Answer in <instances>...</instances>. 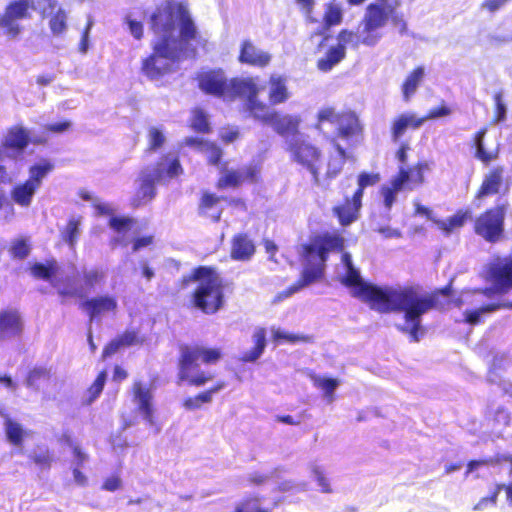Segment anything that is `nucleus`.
<instances>
[{
    "mask_svg": "<svg viewBox=\"0 0 512 512\" xmlns=\"http://www.w3.org/2000/svg\"><path fill=\"white\" fill-rule=\"evenodd\" d=\"M336 278L353 297L367 303L372 309L379 312H403V323L399 328L413 341H418L424 335L422 316L435 306L433 295L416 287H378L366 282L347 253L342 254L337 265Z\"/></svg>",
    "mask_w": 512,
    "mask_h": 512,
    "instance_id": "obj_1",
    "label": "nucleus"
},
{
    "mask_svg": "<svg viewBox=\"0 0 512 512\" xmlns=\"http://www.w3.org/2000/svg\"><path fill=\"white\" fill-rule=\"evenodd\" d=\"M155 33L153 54L144 60L142 70L151 79L169 72L195 37V28L182 4L165 2L151 17Z\"/></svg>",
    "mask_w": 512,
    "mask_h": 512,
    "instance_id": "obj_2",
    "label": "nucleus"
},
{
    "mask_svg": "<svg viewBox=\"0 0 512 512\" xmlns=\"http://www.w3.org/2000/svg\"><path fill=\"white\" fill-rule=\"evenodd\" d=\"M199 88L224 100H232L239 96L247 100V107L253 97L260 92L257 78L231 79L227 80L223 71H204L198 76Z\"/></svg>",
    "mask_w": 512,
    "mask_h": 512,
    "instance_id": "obj_3",
    "label": "nucleus"
},
{
    "mask_svg": "<svg viewBox=\"0 0 512 512\" xmlns=\"http://www.w3.org/2000/svg\"><path fill=\"white\" fill-rule=\"evenodd\" d=\"M343 247V239L335 235L317 236L309 244L303 246L304 269L302 279L297 285L289 288L286 297L300 290L302 287L318 280L324 269L327 254Z\"/></svg>",
    "mask_w": 512,
    "mask_h": 512,
    "instance_id": "obj_4",
    "label": "nucleus"
},
{
    "mask_svg": "<svg viewBox=\"0 0 512 512\" xmlns=\"http://www.w3.org/2000/svg\"><path fill=\"white\" fill-rule=\"evenodd\" d=\"M396 0H373L365 9L364 16L358 28V37L362 44L374 46L382 38V29L389 20L397 21Z\"/></svg>",
    "mask_w": 512,
    "mask_h": 512,
    "instance_id": "obj_5",
    "label": "nucleus"
},
{
    "mask_svg": "<svg viewBox=\"0 0 512 512\" xmlns=\"http://www.w3.org/2000/svg\"><path fill=\"white\" fill-rule=\"evenodd\" d=\"M484 277L491 284V288L485 291H466L457 300V305H474L480 302V298L491 293H505L512 288V256L497 257L493 259L484 271Z\"/></svg>",
    "mask_w": 512,
    "mask_h": 512,
    "instance_id": "obj_6",
    "label": "nucleus"
},
{
    "mask_svg": "<svg viewBox=\"0 0 512 512\" xmlns=\"http://www.w3.org/2000/svg\"><path fill=\"white\" fill-rule=\"evenodd\" d=\"M221 358L217 348L186 347L182 349L179 378L194 386H203L213 375L199 369V363L212 364Z\"/></svg>",
    "mask_w": 512,
    "mask_h": 512,
    "instance_id": "obj_7",
    "label": "nucleus"
},
{
    "mask_svg": "<svg viewBox=\"0 0 512 512\" xmlns=\"http://www.w3.org/2000/svg\"><path fill=\"white\" fill-rule=\"evenodd\" d=\"M196 284L194 304L205 313H215L223 304V291L218 274L206 267L197 269L192 277Z\"/></svg>",
    "mask_w": 512,
    "mask_h": 512,
    "instance_id": "obj_8",
    "label": "nucleus"
},
{
    "mask_svg": "<svg viewBox=\"0 0 512 512\" xmlns=\"http://www.w3.org/2000/svg\"><path fill=\"white\" fill-rule=\"evenodd\" d=\"M429 170L430 166L426 161L418 162L413 167L400 166L398 174L381 189L385 207H392L399 192L411 191L422 185L424 183V173Z\"/></svg>",
    "mask_w": 512,
    "mask_h": 512,
    "instance_id": "obj_9",
    "label": "nucleus"
},
{
    "mask_svg": "<svg viewBox=\"0 0 512 512\" xmlns=\"http://www.w3.org/2000/svg\"><path fill=\"white\" fill-rule=\"evenodd\" d=\"M54 169L50 160L41 159L29 167V177L14 185L10 191L11 200L18 206L28 208L35 194L41 188L43 180Z\"/></svg>",
    "mask_w": 512,
    "mask_h": 512,
    "instance_id": "obj_10",
    "label": "nucleus"
},
{
    "mask_svg": "<svg viewBox=\"0 0 512 512\" xmlns=\"http://www.w3.org/2000/svg\"><path fill=\"white\" fill-rule=\"evenodd\" d=\"M291 159L310 172L314 181L321 185L323 160L320 150L305 140L302 135H295L287 140Z\"/></svg>",
    "mask_w": 512,
    "mask_h": 512,
    "instance_id": "obj_11",
    "label": "nucleus"
},
{
    "mask_svg": "<svg viewBox=\"0 0 512 512\" xmlns=\"http://www.w3.org/2000/svg\"><path fill=\"white\" fill-rule=\"evenodd\" d=\"M248 110L256 119L271 125L281 135H299L298 128L302 121L298 115H279L264 103L259 102L257 97L250 100Z\"/></svg>",
    "mask_w": 512,
    "mask_h": 512,
    "instance_id": "obj_12",
    "label": "nucleus"
},
{
    "mask_svg": "<svg viewBox=\"0 0 512 512\" xmlns=\"http://www.w3.org/2000/svg\"><path fill=\"white\" fill-rule=\"evenodd\" d=\"M153 386L148 382L135 381L132 386V402L138 413L150 425H155Z\"/></svg>",
    "mask_w": 512,
    "mask_h": 512,
    "instance_id": "obj_13",
    "label": "nucleus"
},
{
    "mask_svg": "<svg viewBox=\"0 0 512 512\" xmlns=\"http://www.w3.org/2000/svg\"><path fill=\"white\" fill-rule=\"evenodd\" d=\"M31 273L34 277L50 281L62 296H82L83 294V290L60 283L62 273L55 262H50L47 265L35 264L31 267Z\"/></svg>",
    "mask_w": 512,
    "mask_h": 512,
    "instance_id": "obj_14",
    "label": "nucleus"
},
{
    "mask_svg": "<svg viewBox=\"0 0 512 512\" xmlns=\"http://www.w3.org/2000/svg\"><path fill=\"white\" fill-rule=\"evenodd\" d=\"M504 211L497 207L480 216L475 224V231L487 241H496L501 233L503 226Z\"/></svg>",
    "mask_w": 512,
    "mask_h": 512,
    "instance_id": "obj_15",
    "label": "nucleus"
},
{
    "mask_svg": "<svg viewBox=\"0 0 512 512\" xmlns=\"http://www.w3.org/2000/svg\"><path fill=\"white\" fill-rule=\"evenodd\" d=\"M31 0H15L9 4L5 13L0 18V27L10 37H15L20 32L18 20L23 19L28 14V8Z\"/></svg>",
    "mask_w": 512,
    "mask_h": 512,
    "instance_id": "obj_16",
    "label": "nucleus"
},
{
    "mask_svg": "<svg viewBox=\"0 0 512 512\" xmlns=\"http://www.w3.org/2000/svg\"><path fill=\"white\" fill-rule=\"evenodd\" d=\"M163 171L160 169H149L148 166L143 168L136 180L137 191L135 194V202L137 204L146 203L155 196V183L159 181V177Z\"/></svg>",
    "mask_w": 512,
    "mask_h": 512,
    "instance_id": "obj_17",
    "label": "nucleus"
},
{
    "mask_svg": "<svg viewBox=\"0 0 512 512\" xmlns=\"http://www.w3.org/2000/svg\"><path fill=\"white\" fill-rule=\"evenodd\" d=\"M43 15L49 17V27L54 35H60L67 28V13L58 5L57 0H44V5L40 7Z\"/></svg>",
    "mask_w": 512,
    "mask_h": 512,
    "instance_id": "obj_18",
    "label": "nucleus"
},
{
    "mask_svg": "<svg viewBox=\"0 0 512 512\" xmlns=\"http://www.w3.org/2000/svg\"><path fill=\"white\" fill-rule=\"evenodd\" d=\"M425 123L423 116L412 111L397 115L391 123V135L394 141L399 140L408 129H419Z\"/></svg>",
    "mask_w": 512,
    "mask_h": 512,
    "instance_id": "obj_19",
    "label": "nucleus"
},
{
    "mask_svg": "<svg viewBox=\"0 0 512 512\" xmlns=\"http://www.w3.org/2000/svg\"><path fill=\"white\" fill-rule=\"evenodd\" d=\"M271 55L256 47L250 41L241 44L239 61L251 66L265 67L270 63Z\"/></svg>",
    "mask_w": 512,
    "mask_h": 512,
    "instance_id": "obj_20",
    "label": "nucleus"
},
{
    "mask_svg": "<svg viewBox=\"0 0 512 512\" xmlns=\"http://www.w3.org/2000/svg\"><path fill=\"white\" fill-rule=\"evenodd\" d=\"M289 97L287 78L282 75L272 74L268 82V99L270 104H281L287 101Z\"/></svg>",
    "mask_w": 512,
    "mask_h": 512,
    "instance_id": "obj_21",
    "label": "nucleus"
},
{
    "mask_svg": "<svg viewBox=\"0 0 512 512\" xmlns=\"http://www.w3.org/2000/svg\"><path fill=\"white\" fill-rule=\"evenodd\" d=\"M22 329L19 314L14 310L0 313V339H8L18 335Z\"/></svg>",
    "mask_w": 512,
    "mask_h": 512,
    "instance_id": "obj_22",
    "label": "nucleus"
},
{
    "mask_svg": "<svg viewBox=\"0 0 512 512\" xmlns=\"http://www.w3.org/2000/svg\"><path fill=\"white\" fill-rule=\"evenodd\" d=\"M182 144L204 154L210 164H217L222 155L221 150L215 144L206 142L198 137H187L183 140Z\"/></svg>",
    "mask_w": 512,
    "mask_h": 512,
    "instance_id": "obj_23",
    "label": "nucleus"
},
{
    "mask_svg": "<svg viewBox=\"0 0 512 512\" xmlns=\"http://www.w3.org/2000/svg\"><path fill=\"white\" fill-rule=\"evenodd\" d=\"M84 307L93 319L99 315L114 312L117 308V300L112 296H100L87 301Z\"/></svg>",
    "mask_w": 512,
    "mask_h": 512,
    "instance_id": "obj_24",
    "label": "nucleus"
},
{
    "mask_svg": "<svg viewBox=\"0 0 512 512\" xmlns=\"http://www.w3.org/2000/svg\"><path fill=\"white\" fill-rule=\"evenodd\" d=\"M29 142V133L21 126L12 127L3 138V146L18 153L24 150Z\"/></svg>",
    "mask_w": 512,
    "mask_h": 512,
    "instance_id": "obj_25",
    "label": "nucleus"
},
{
    "mask_svg": "<svg viewBox=\"0 0 512 512\" xmlns=\"http://www.w3.org/2000/svg\"><path fill=\"white\" fill-rule=\"evenodd\" d=\"M509 483L507 485H497L490 496L481 498L474 506V511H484L490 507H494L497 503L498 494L502 488H505L506 498L510 506H512V458L511 469L509 473Z\"/></svg>",
    "mask_w": 512,
    "mask_h": 512,
    "instance_id": "obj_26",
    "label": "nucleus"
},
{
    "mask_svg": "<svg viewBox=\"0 0 512 512\" xmlns=\"http://www.w3.org/2000/svg\"><path fill=\"white\" fill-rule=\"evenodd\" d=\"M149 169H160L163 171L159 181L178 177L183 173V168L177 157L167 155L157 164L148 166Z\"/></svg>",
    "mask_w": 512,
    "mask_h": 512,
    "instance_id": "obj_27",
    "label": "nucleus"
},
{
    "mask_svg": "<svg viewBox=\"0 0 512 512\" xmlns=\"http://www.w3.org/2000/svg\"><path fill=\"white\" fill-rule=\"evenodd\" d=\"M252 342L253 348L242 355L241 359L244 362H254L262 356L266 347V330L261 327L256 328L252 334Z\"/></svg>",
    "mask_w": 512,
    "mask_h": 512,
    "instance_id": "obj_28",
    "label": "nucleus"
},
{
    "mask_svg": "<svg viewBox=\"0 0 512 512\" xmlns=\"http://www.w3.org/2000/svg\"><path fill=\"white\" fill-rule=\"evenodd\" d=\"M257 174L255 168H248L243 171H225L220 177L218 185L221 188L234 187L244 180H254Z\"/></svg>",
    "mask_w": 512,
    "mask_h": 512,
    "instance_id": "obj_29",
    "label": "nucleus"
},
{
    "mask_svg": "<svg viewBox=\"0 0 512 512\" xmlns=\"http://www.w3.org/2000/svg\"><path fill=\"white\" fill-rule=\"evenodd\" d=\"M255 251L253 242L245 235L234 237L232 242L231 257L235 260H247Z\"/></svg>",
    "mask_w": 512,
    "mask_h": 512,
    "instance_id": "obj_30",
    "label": "nucleus"
},
{
    "mask_svg": "<svg viewBox=\"0 0 512 512\" xmlns=\"http://www.w3.org/2000/svg\"><path fill=\"white\" fill-rule=\"evenodd\" d=\"M4 430L8 441L15 446H20L29 436L28 430L24 429L19 422L7 416L4 417Z\"/></svg>",
    "mask_w": 512,
    "mask_h": 512,
    "instance_id": "obj_31",
    "label": "nucleus"
},
{
    "mask_svg": "<svg viewBox=\"0 0 512 512\" xmlns=\"http://www.w3.org/2000/svg\"><path fill=\"white\" fill-rule=\"evenodd\" d=\"M309 477L314 480L322 493H331L332 488L325 467L318 461H311L307 465Z\"/></svg>",
    "mask_w": 512,
    "mask_h": 512,
    "instance_id": "obj_32",
    "label": "nucleus"
},
{
    "mask_svg": "<svg viewBox=\"0 0 512 512\" xmlns=\"http://www.w3.org/2000/svg\"><path fill=\"white\" fill-rule=\"evenodd\" d=\"M424 76V67H417L407 76L402 85L403 98L406 102H408L411 99V97L415 94Z\"/></svg>",
    "mask_w": 512,
    "mask_h": 512,
    "instance_id": "obj_33",
    "label": "nucleus"
},
{
    "mask_svg": "<svg viewBox=\"0 0 512 512\" xmlns=\"http://www.w3.org/2000/svg\"><path fill=\"white\" fill-rule=\"evenodd\" d=\"M345 57V48L343 45L331 47L327 53L318 60L317 66L323 72L330 71Z\"/></svg>",
    "mask_w": 512,
    "mask_h": 512,
    "instance_id": "obj_34",
    "label": "nucleus"
},
{
    "mask_svg": "<svg viewBox=\"0 0 512 512\" xmlns=\"http://www.w3.org/2000/svg\"><path fill=\"white\" fill-rule=\"evenodd\" d=\"M470 218L469 211H458L455 215L446 220H434L436 226L445 234H450L453 231L461 228L466 220Z\"/></svg>",
    "mask_w": 512,
    "mask_h": 512,
    "instance_id": "obj_35",
    "label": "nucleus"
},
{
    "mask_svg": "<svg viewBox=\"0 0 512 512\" xmlns=\"http://www.w3.org/2000/svg\"><path fill=\"white\" fill-rule=\"evenodd\" d=\"M140 343L139 336L136 331H127L119 338L111 341L103 351V357L114 354L120 347L131 346Z\"/></svg>",
    "mask_w": 512,
    "mask_h": 512,
    "instance_id": "obj_36",
    "label": "nucleus"
},
{
    "mask_svg": "<svg viewBox=\"0 0 512 512\" xmlns=\"http://www.w3.org/2000/svg\"><path fill=\"white\" fill-rule=\"evenodd\" d=\"M345 158V151L338 144H336L335 154L330 157L329 162L327 164L326 172L323 177L321 176V184L324 183L325 179L334 178L340 173L344 165Z\"/></svg>",
    "mask_w": 512,
    "mask_h": 512,
    "instance_id": "obj_37",
    "label": "nucleus"
},
{
    "mask_svg": "<svg viewBox=\"0 0 512 512\" xmlns=\"http://www.w3.org/2000/svg\"><path fill=\"white\" fill-rule=\"evenodd\" d=\"M502 174L503 169L502 168H496L492 170L487 177L485 178L480 192L479 197L492 195L498 192L501 183H502Z\"/></svg>",
    "mask_w": 512,
    "mask_h": 512,
    "instance_id": "obj_38",
    "label": "nucleus"
},
{
    "mask_svg": "<svg viewBox=\"0 0 512 512\" xmlns=\"http://www.w3.org/2000/svg\"><path fill=\"white\" fill-rule=\"evenodd\" d=\"M311 381L315 387L323 391L324 398L329 403L334 401V391L339 386L337 379L311 375Z\"/></svg>",
    "mask_w": 512,
    "mask_h": 512,
    "instance_id": "obj_39",
    "label": "nucleus"
},
{
    "mask_svg": "<svg viewBox=\"0 0 512 512\" xmlns=\"http://www.w3.org/2000/svg\"><path fill=\"white\" fill-rule=\"evenodd\" d=\"M380 176L377 173H366L363 172L358 176V189L354 193V204L351 206L352 210H355L357 204L362 199L363 189L369 186H373L378 183Z\"/></svg>",
    "mask_w": 512,
    "mask_h": 512,
    "instance_id": "obj_40",
    "label": "nucleus"
},
{
    "mask_svg": "<svg viewBox=\"0 0 512 512\" xmlns=\"http://www.w3.org/2000/svg\"><path fill=\"white\" fill-rule=\"evenodd\" d=\"M220 204V199L213 194H204L201 200V213L214 221H218L221 216V208H216L215 212L210 213V208Z\"/></svg>",
    "mask_w": 512,
    "mask_h": 512,
    "instance_id": "obj_41",
    "label": "nucleus"
},
{
    "mask_svg": "<svg viewBox=\"0 0 512 512\" xmlns=\"http://www.w3.org/2000/svg\"><path fill=\"white\" fill-rule=\"evenodd\" d=\"M353 204L354 197L352 198V200H347L344 205L335 208V212L338 215L341 224L348 225L356 219L357 213L361 206V201H359L355 210L351 209V206Z\"/></svg>",
    "mask_w": 512,
    "mask_h": 512,
    "instance_id": "obj_42",
    "label": "nucleus"
},
{
    "mask_svg": "<svg viewBox=\"0 0 512 512\" xmlns=\"http://www.w3.org/2000/svg\"><path fill=\"white\" fill-rule=\"evenodd\" d=\"M341 137L347 138L358 130V120L352 115H342L336 126Z\"/></svg>",
    "mask_w": 512,
    "mask_h": 512,
    "instance_id": "obj_43",
    "label": "nucleus"
},
{
    "mask_svg": "<svg viewBox=\"0 0 512 512\" xmlns=\"http://www.w3.org/2000/svg\"><path fill=\"white\" fill-rule=\"evenodd\" d=\"M147 141L150 150L161 148L166 141V134L161 126H151L147 131Z\"/></svg>",
    "mask_w": 512,
    "mask_h": 512,
    "instance_id": "obj_44",
    "label": "nucleus"
},
{
    "mask_svg": "<svg viewBox=\"0 0 512 512\" xmlns=\"http://www.w3.org/2000/svg\"><path fill=\"white\" fill-rule=\"evenodd\" d=\"M343 16L342 7L339 3L331 1L325 6L324 21L328 26L337 25Z\"/></svg>",
    "mask_w": 512,
    "mask_h": 512,
    "instance_id": "obj_45",
    "label": "nucleus"
},
{
    "mask_svg": "<svg viewBox=\"0 0 512 512\" xmlns=\"http://www.w3.org/2000/svg\"><path fill=\"white\" fill-rule=\"evenodd\" d=\"M271 333L273 340L278 343H297L307 340L305 336L293 334L286 330L276 327L271 328Z\"/></svg>",
    "mask_w": 512,
    "mask_h": 512,
    "instance_id": "obj_46",
    "label": "nucleus"
},
{
    "mask_svg": "<svg viewBox=\"0 0 512 512\" xmlns=\"http://www.w3.org/2000/svg\"><path fill=\"white\" fill-rule=\"evenodd\" d=\"M499 307H500V305L490 304V305L479 307L473 311H465L464 321L469 324H472V325L478 324L481 320V317L484 314L495 311Z\"/></svg>",
    "mask_w": 512,
    "mask_h": 512,
    "instance_id": "obj_47",
    "label": "nucleus"
},
{
    "mask_svg": "<svg viewBox=\"0 0 512 512\" xmlns=\"http://www.w3.org/2000/svg\"><path fill=\"white\" fill-rule=\"evenodd\" d=\"M190 126L198 132H208L209 122L207 115L201 109H194L190 119Z\"/></svg>",
    "mask_w": 512,
    "mask_h": 512,
    "instance_id": "obj_48",
    "label": "nucleus"
},
{
    "mask_svg": "<svg viewBox=\"0 0 512 512\" xmlns=\"http://www.w3.org/2000/svg\"><path fill=\"white\" fill-rule=\"evenodd\" d=\"M9 252L15 259H24L30 252V244L27 239H16L11 243Z\"/></svg>",
    "mask_w": 512,
    "mask_h": 512,
    "instance_id": "obj_49",
    "label": "nucleus"
},
{
    "mask_svg": "<svg viewBox=\"0 0 512 512\" xmlns=\"http://www.w3.org/2000/svg\"><path fill=\"white\" fill-rule=\"evenodd\" d=\"M106 377V372H101L95 379L94 383L89 387L86 393V401L88 403H92L95 399L98 398L105 385Z\"/></svg>",
    "mask_w": 512,
    "mask_h": 512,
    "instance_id": "obj_50",
    "label": "nucleus"
},
{
    "mask_svg": "<svg viewBox=\"0 0 512 512\" xmlns=\"http://www.w3.org/2000/svg\"><path fill=\"white\" fill-rule=\"evenodd\" d=\"M80 224L81 220L79 218H72L69 220L63 232L64 240L71 246H73L75 241L77 240V237L79 235Z\"/></svg>",
    "mask_w": 512,
    "mask_h": 512,
    "instance_id": "obj_51",
    "label": "nucleus"
},
{
    "mask_svg": "<svg viewBox=\"0 0 512 512\" xmlns=\"http://www.w3.org/2000/svg\"><path fill=\"white\" fill-rule=\"evenodd\" d=\"M235 512H271L269 509L262 508L257 498H249L237 504Z\"/></svg>",
    "mask_w": 512,
    "mask_h": 512,
    "instance_id": "obj_52",
    "label": "nucleus"
},
{
    "mask_svg": "<svg viewBox=\"0 0 512 512\" xmlns=\"http://www.w3.org/2000/svg\"><path fill=\"white\" fill-rule=\"evenodd\" d=\"M341 116L333 108L326 107L321 109L318 113V128L321 129L322 125L326 122L336 127Z\"/></svg>",
    "mask_w": 512,
    "mask_h": 512,
    "instance_id": "obj_53",
    "label": "nucleus"
},
{
    "mask_svg": "<svg viewBox=\"0 0 512 512\" xmlns=\"http://www.w3.org/2000/svg\"><path fill=\"white\" fill-rule=\"evenodd\" d=\"M104 280V273L98 269H91L84 273V289H92Z\"/></svg>",
    "mask_w": 512,
    "mask_h": 512,
    "instance_id": "obj_54",
    "label": "nucleus"
},
{
    "mask_svg": "<svg viewBox=\"0 0 512 512\" xmlns=\"http://www.w3.org/2000/svg\"><path fill=\"white\" fill-rule=\"evenodd\" d=\"M511 422V416L505 409H498L493 417V429L496 433H501Z\"/></svg>",
    "mask_w": 512,
    "mask_h": 512,
    "instance_id": "obj_55",
    "label": "nucleus"
},
{
    "mask_svg": "<svg viewBox=\"0 0 512 512\" xmlns=\"http://www.w3.org/2000/svg\"><path fill=\"white\" fill-rule=\"evenodd\" d=\"M485 131H481L476 135V157L483 162H489L496 157L493 152H487L483 146V138Z\"/></svg>",
    "mask_w": 512,
    "mask_h": 512,
    "instance_id": "obj_56",
    "label": "nucleus"
},
{
    "mask_svg": "<svg viewBox=\"0 0 512 512\" xmlns=\"http://www.w3.org/2000/svg\"><path fill=\"white\" fill-rule=\"evenodd\" d=\"M109 225L118 233H125L130 230L132 226V220L128 218L111 217Z\"/></svg>",
    "mask_w": 512,
    "mask_h": 512,
    "instance_id": "obj_57",
    "label": "nucleus"
},
{
    "mask_svg": "<svg viewBox=\"0 0 512 512\" xmlns=\"http://www.w3.org/2000/svg\"><path fill=\"white\" fill-rule=\"evenodd\" d=\"M452 112L453 111L449 106L442 104L439 107L431 109L425 116H423V118L425 119V122H426L428 120L447 117V116L451 115Z\"/></svg>",
    "mask_w": 512,
    "mask_h": 512,
    "instance_id": "obj_58",
    "label": "nucleus"
},
{
    "mask_svg": "<svg viewBox=\"0 0 512 512\" xmlns=\"http://www.w3.org/2000/svg\"><path fill=\"white\" fill-rule=\"evenodd\" d=\"M510 1L511 0H484L481 4V8L488 12H496Z\"/></svg>",
    "mask_w": 512,
    "mask_h": 512,
    "instance_id": "obj_59",
    "label": "nucleus"
},
{
    "mask_svg": "<svg viewBox=\"0 0 512 512\" xmlns=\"http://www.w3.org/2000/svg\"><path fill=\"white\" fill-rule=\"evenodd\" d=\"M495 106H496V122H502L506 118V106L502 101V97L500 94L495 95L494 97Z\"/></svg>",
    "mask_w": 512,
    "mask_h": 512,
    "instance_id": "obj_60",
    "label": "nucleus"
},
{
    "mask_svg": "<svg viewBox=\"0 0 512 512\" xmlns=\"http://www.w3.org/2000/svg\"><path fill=\"white\" fill-rule=\"evenodd\" d=\"M121 484V479L118 476L113 475L104 480L102 489L109 492H114L121 487Z\"/></svg>",
    "mask_w": 512,
    "mask_h": 512,
    "instance_id": "obj_61",
    "label": "nucleus"
},
{
    "mask_svg": "<svg viewBox=\"0 0 512 512\" xmlns=\"http://www.w3.org/2000/svg\"><path fill=\"white\" fill-rule=\"evenodd\" d=\"M220 137L225 143H231L238 139L239 131L234 127L223 128L220 131Z\"/></svg>",
    "mask_w": 512,
    "mask_h": 512,
    "instance_id": "obj_62",
    "label": "nucleus"
},
{
    "mask_svg": "<svg viewBox=\"0 0 512 512\" xmlns=\"http://www.w3.org/2000/svg\"><path fill=\"white\" fill-rule=\"evenodd\" d=\"M223 388H224V383H219L214 388H212V389H210L208 391H205L203 393L198 394L197 398L199 399L201 404L209 403L212 400V395L214 393L220 391Z\"/></svg>",
    "mask_w": 512,
    "mask_h": 512,
    "instance_id": "obj_63",
    "label": "nucleus"
},
{
    "mask_svg": "<svg viewBox=\"0 0 512 512\" xmlns=\"http://www.w3.org/2000/svg\"><path fill=\"white\" fill-rule=\"evenodd\" d=\"M94 207L100 215H112L114 212V207L110 203L102 202L100 200L94 201Z\"/></svg>",
    "mask_w": 512,
    "mask_h": 512,
    "instance_id": "obj_64",
    "label": "nucleus"
}]
</instances>
